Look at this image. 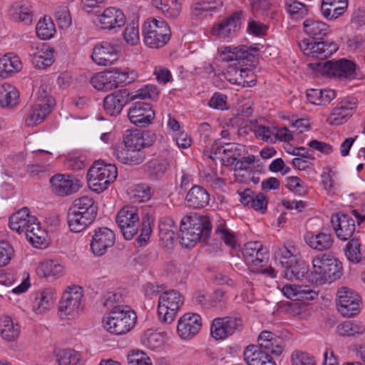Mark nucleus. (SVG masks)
Here are the masks:
<instances>
[{
	"label": "nucleus",
	"instance_id": "obj_55",
	"mask_svg": "<svg viewBox=\"0 0 365 365\" xmlns=\"http://www.w3.org/2000/svg\"><path fill=\"white\" fill-rule=\"evenodd\" d=\"M239 28L240 24H214L210 32L219 38H225L232 36Z\"/></svg>",
	"mask_w": 365,
	"mask_h": 365
},
{
	"label": "nucleus",
	"instance_id": "obj_47",
	"mask_svg": "<svg viewBox=\"0 0 365 365\" xmlns=\"http://www.w3.org/2000/svg\"><path fill=\"white\" fill-rule=\"evenodd\" d=\"M361 244L356 238H352L345 246L344 252L346 258L353 263H359L362 261Z\"/></svg>",
	"mask_w": 365,
	"mask_h": 365
},
{
	"label": "nucleus",
	"instance_id": "obj_2",
	"mask_svg": "<svg viewBox=\"0 0 365 365\" xmlns=\"http://www.w3.org/2000/svg\"><path fill=\"white\" fill-rule=\"evenodd\" d=\"M212 225L208 217L187 215L180 221V234L182 247L190 249L197 242H206L210 236Z\"/></svg>",
	"mask_w": 365,
	"mask_h": 365
},
{
	"label": "nucleus",
	"instance_id": "obj_16",
	"mask_svg": "<svg viewBox=\"0 0 365 365\" xmlns=\"http://www.w3.org/2000/svg\"><path fill=\"white\" fill-rule=\"evenodd\" d=\"M361 297L352 289L343 287L337 292L338 311L346 317H352L359 313Z\"/></svg>",
	"mask_w": 365,
	"mask_h": 365
},
{
	"label": "nucleus",
	"instance_id": "obj_43",
	"mask_svg": "<svg viewBox=\"0 0 365 365\" xmlns=\"http://www.w3.org/2000/svg\"><path fill=\"white\" fill-rule=\"evenodd\" d=\"M62 272L63 267L53 260L43 262L37 268V274L42 277H56Z\"/></svg>",
	"mask_w": 365,
	"mask_h": 365
},
{
	"label": "nucleus",
	"instance_id": "obj_52",
	"mask_svg": "<svg viewBox=\"0 0 365 365\" xmlns=\"http://www.w3.org/2000/svg\"><path fill=\"white\" fill-rule=\"evenodd\" d=\"M140 130H126L123 135V140L121 143H115L114 145H122V147H127L135 149H142L141 146Z\"/></svg>",
	"mask_w": 365,
	"mask_h": 365
},
{
	"label": "nucleus",
	"instance_id": "obj_44",
	"mask_svg": "<svg viewBox=\"0 0 365 365\" xmlns=\"http://www.w3.org/2000/svg\"><path fill=\"white\" fill-rule=\"evenodd\" d=\"M274 259L286 269L290 267L292 264L296 263L298 258L288 247L282 246L275 250Z\"/></svg>",
	"mask_w": 365,
	"mask_h": 365
},
{
	"label": "nucleus",
	"instance_id": "obj_45",
	"mask_svg": "<svg viewBox=\"0 0 365 365\" xmlns=\"http://www.w3.org/2000/svg\"><path fill=\"white\" fill-rule=\"evenodd\" d=\"M222 1L217 0L214 1H201L194 4L192 14L195 16H206V13L212 12L221 9Z\"/></svg>",
	"mask_w": 365,
	"mask_h": 365
},
{
	"label": "nucleus",
	"instance_id": "obj_30",
	"mask_svg": "<svg viewBox=\"0 0 365 365\" xmlns=\"http://www.w3.org/2000/svg\"><path fill=\"white\" fill-rule=\"evenodd\" d=\"M347 7L348 0H322L321 11L328 21H332L341 16Z\"/></svg>",
	"mask_w": 365,
	"mask_h": 365
},
{
	"label": "nucleus",
	"instance_id": "obj_63",
	"mask_svg": "<svg viewBox=\"0 0 365 365\" xmlns=\"http://www.w3.org/2000/svg\"><path fill=\"white\" fill-rule=\"evenodd\" d=\"M273 0H252L251 3V9L255 16L264 15L267 10L269 9Z\"/></svg>",
	"mask_w": 365,
	"mask_h": 365
},
{
	"label": "nucleus",
	"instance_id": "obj_36",
	"mask_svg": "<svg viewBox=\"0 0 365 365\" xmlns=\"http://www.w3.org/2000/svg\"><path fill=\"white\" fill-rule=\"evenodd\" d=\"M268 255L266 252L263 251L262 247V250H259L257 252V258L254 259V263H252L250 269L252 272L261 273L272 277H274V269L272 267L265 268L268 262Z\"/></svg>",
	"mask_w": 365,
	"mask_h": 365
},
{
	"label": "nucleus",
	"instance_id": "obj_24",
	"mask_svg": "<svg viewBox=\"0 0 365 365\" xmlns=\"http://www.w3.org/2000/svg\"><path fill=\"white\" fill-rule=\"evenodd\" d=\"M115 234L108 227H100L93 235L91 250L94 255L101 256L115 243Z\"/></svg>",
	"mask_w": 365,
	"mask_h": 365
},
{
	"label": "nucleus",
	"instance_id": "obj_3",
	"mask_svg": "<svg viewBox=\"0 0 365 365\" xmlns=\"http://www.w3.org/2000/svg\"><path fill=\"white\" fill-rule=\"evenodd\" d=\"M212 225L208 217L187 215L180 221V234L182 247L190 249L197 242H206L210 236Z\"/></svg>",
	"mask_w": 365,
	"mask_h": 365
},
{
	"label": "nucleus",
	"instance_id": "obj_22",
	"mask_svg": "<svg viewBox=\"0 0 365 365\" xmlns=\"http://www.w3.org/2000/svg\"><path fill=\"white\" fill-rule=\"evenodd\" d=\"M50 183L53 192L59 196L70 195L82 186L81 181L70 175L57 174L51 178Z\"/></svg>",
	"mask_w": 365,
	"mask_h": 365
},
{
	"label": "nucleus",
	"instance_id": "obj_64",
	"mask_svg": "<svg viewBox=\"0 0 365 365\" xmlns=\"http://www.w3.org/2000/svg\"><path fill=\"white\" fill-rule=\"evenodd\" d=\"M36 33L39 38L48 40L51 38L56 33L55 24H37Z\"/></svg>",
	"mask_w": 365,
	"mask_h": 365
},
{
	"label": "nucleus",
	"instance_id": "obj_25",
	"mask_svg": "<svg viewBox=\"0 0 365 365\" xmlns=\"http://www.w3.org/2000/svg\"><path fill=\"white\" fill-rule=\"evenodd\" d=\"M202 327L201 317L197 314L187 313L178 321L177 331L182 339H187L195 336Z\"/></svg>",
	"mask_w": 365,
	"mask_h": 365
},
{
	"label": "nucleus",
	"instance_id": "obj_39",
	"mask_svg": "<svg viewBox=\"0 0 365 365\" xmlns=\"http://www.w3.org/2000/svg\"><path fill=\"white\" fill-rule=\"evenodd\" d=\"M307 242L312 249L323 251L331 247L333 240L331 235L324 232H319L317 235H312L307 239Z\"/></svg>",
	"mask_w": 365,
	"mask_h": 365
},
{
	"label": "nucleus",
	"instance_id": "obj_34",
	"mask_svg": "<svg viewBox=\"0 0 365 365\" xmlns=\"http://www.w3.org/2000/svg\"><path fill=\"white\" fill-rule=\"evenodd\" d=\"M22 64L18 56L11 53L4 55L0 58V78H6L14 71L21 69Z\"/></svg>",
	"mask_w": 365,
	"mask_h": 365
},
{
	"label": "nucleus",
	"instance_id": "obj_18",
	"mask_svg": "<svg viewBox=\"0 0 365 365\" xmlns=\"http://www.w3.org/2000/svg\"><path fill=\"white\" fill-rule=\"evenodd\" d=\"M299 46L306 56L321 60L329 58L338 49L334 43L309 41L308 39L302 41L299 43Z\"/></svg>",
	"mask_w": 365,
	"mask_h": 365
},
{
	"label": "nucleus",
	"instance_id": "obj_62",
	"mask_svg": "<svg viewBox=\"0 0 365 365\" xmlns=\"http://www.w3.org/2000/svg\"><path fill=\"white\" fill-rule=\"evenodd\" d=\"M292 365H316L313 357L307 353L295 351L291 356Z\"/></svg>",
	"mask_w": 365,
	"mask_h": 365
},
{
	"label": "nucleus",
	"instance_id": "obj_28",
	"mask_svg": "<svg viewBox=\"0 0 365 365\" xmlns=\"http://www.w3.org/2000/svg\"><path fill=\"white\" fill-rule=\"evenodd\" d=\"M113 153L117 160L126 165H140L144 162L146 158L145 153L141 149L113 145Z\"/></svg>",
	"mask_w": 365,
	"mask_h": 365
},
{
	"label": "nucleus",
	"instance_id": "obj_58",
	"mask_svg": "<svg viewBox=\"0 0 365 365\" xmlns=\"http://www.w3.org/2000/svg\"><path fill=\"white\" fill-rule=\"evenodd\" d=\"M159 91L156 86L148 84L145 85L141 88L138 89L135 94L130 93V98H133V101L140 99H155L158 96Z\"/></svg>",
	"mask_w": 365,
	"mask_h": 365
},
{
	"label": "nucleus",
	"instance_id": "obj_10",
	"mask_svg": "<svg viewBox=\"0 0 365 365\" xmlns=\"http://www.w3.org/2000/svg\"><path fill=\"white\" fill-rule=\"evenodd\" d=\"M130 74L133 76L129 78L128 73L121 71L118 68H113L96 73L91 78L90 82L96 90L108 92L123 83L133 82L136 76L134 72H131Z\"/></svg>",
	"mask_w": 365,
	"mask_h": 365
},
{
	"label": "nucleus",
	"instance_id": "obj_32",
	"mask_svg": "<svg viewBox=\"0 0 365 365\" xmlns=\"http://www.w3.org/2000/svg\"><path fill=\"white\" fill-rule=\"evenodd\" d=\"M9 15L14 21H24L32 23L34 14L30 6L23 4L21 2H16L10 7Z\"/></svg>",
	"mask_w": 365,
	"mask_h": 365
},
{
	"label": "nucleus",
	"instance_id": "obj_38",
	"mask_svg": "<svg viewBox=\"0 0 365 365\" xmlns=\"http://www.w3.org/2000/svg\"><path fill=\"white\" fill-rule=\"evenodd\" d=\"M234 71L235 77L227 78L230 83L241 85L243 87H252L255 85V75L250 69L241 68L240 69H234Z\"/></svg>",
	"mask_w": 365,
	"mask_h": 365
},
{
	"label": "nucleus",
	"instance_id": "obj_37",
	"mask_svg": "<svg viewBox=\"0 0 365 365\" xmlns=\"http://www.w3.org/2000/svg\"><path fill=\"white\" fill-rule=\"evenodd\" d=\"M53 51L48 46L43 44L40 51H34L31 54L34 56V63L38 68H46L53 63Z\"/></svg>",
	"mask_w": 365,
	"mask_h": 365
},
{
	"label": "nucleus",
	"instance_id": "obj_5",
	"mask_svg": "<svg viewBox=\"0 0 365 365\" xmlns=\"http://www.w3.org/2000/svg\"><path fill=\"white\" fill-rule=\"evenodd\" d=\"M98 205L88 196L76 199L67 214V222L71 231L80 232L91 225L97 216Z\"/></svg>",
	"mask_w": 365,
	"mask_h": 365
},
{
	"label": "nucleus",
	"instance_id": "obj_53",
	"mask_svg": "<svg viewBox=\"0 0 365 365\" xmlns=\"http://www.w3.org/2000/svg\"><path fill=\"white\" fill-rule=\"evenodd\" d=\"M337 329L339 334L343 336H354L365 332V327L357 322H344L338 326Z\"/></svg>",
	"mask_w": 365,
	"mask_h": 365
},
{
	"label": "nucleus",
	"instance_id": "obj_33",
	"mask_svg": "<svg viewBox=\"0 0 365 365\" xmlns=\"http://www.w3.org/2000/svg\"><path fill=\"white\" fill-rule=\"evenodd\" d=\"M18 91L10 84L0 86V107L13 108L19 103Z\"/></svg>",
	"mask_w": 365,
	"mask_h": 365
},
{
	"label": "nucleus",
	"instance_id": "obj_61",
	"mask_svg": "<svg viewBox=\"0 0 365 365\" xmlns=\"http://www.w3.org/2000/svg\"><path fill=\"white\" fill-rule=\"evenodd\" d=\"M328 24H304V32L313 38L321 39L327 33Z\"/></svg>",
	"mask_w": 365,
	"mask_h": 365
},
{
	"label": "nucleus",
	"instance_id": "obj_27",
	"mask_svg": "<svg viewBox=\"0 0 365 365\" xmlns=\"http://www.w3.org/2000/svg\"><path fill=\"white\" fill-rule=\"evenodd\" d=\"M356 107L357 103L354 99L341 101L333 109L327 118V121L331 125H342L352 116Z\"/></svg>",
	"mask_w": 365,
	"mask_h": 365
},
{
	"label": "nucleus",
	"instance_id": "obj_6",
	"mask_svg": "<svg viewBox=\"0 0 365 365\" xmlns=\"http://www.w3.org/2000/svg\"><path fill=\"white\" fill-rule=\"evenodd\" d=\"M313 270L307 275L312 284H323L332 282L342 275L341 262L328 254H319L312 259Z\"/></svg>",
	"mask_w": 365,
	"mask_h": 365
},
{
	"label": "nucleus",
	"instance_id": "obj_51",
	"mask_svg": "<svg viewBox=\"0 0 365 365\" xmlns=\"http://www.w3.org/2000/svg\"><path fill=\"white\" fill-rule=\"evenodd\" d=\"M286 7L293 21H300L307 14L305 4L296 0H288L286 2Z\"/></svg>",
	"mask_w": 365,
	"mask_h": 365
},
{
	"label": "nucleus",
	"instance_id": "obj_29",
	"mask_svg": "<svg viewBox=\"0 0 365 365\" xmlns=\"http://www.w3.org/2000/svg\"><path fill=\"white\" fill-rule=\"evenodd\" d=\"M37 221L35 216L30 215L28 207H23L9 217V227L12 230L21 234L26 232L31 223Z\"/></svg>",
	"mask_w": 365,
	"mask_h": 365
},
{
	"label": "nucleus",
	"instance_id": "obj_12",
	"mask_svg": "<svg viewBox=\"0 0 365 365\" xmlns=\"http://www.w3.org/2000/svg\"><path fill=\"white\" fill-rule=\"evenodd\" d=\"M116 223L127 240H130L138 233L140 226L138 210L133 206H125L116 215Z\"/></svg>",
	"mask_w": 365,
	"mask_h": 365
},
{
	"label": "nucleus",
	"instance_id": "obj_9",
	"mask_svg": "<svg viewBox=\"0 0 365 365\" xmlns=\"http://www.w3.org/2000/svg\"><path fill=\"white\" fill-rule=\"evenodd\" d=\"M309 66L322 75L343 78H355L356 77V64L351 60L341 58L310 63Z\"/></svg>",
	"mask_w": 365,
	"mask_h": 365
},
{
	"label": "nucleus",
	"instance_id": "obj_42",
	"mask_svg": "<svg viewBox=\"0 0 365 365\" xmlns=\"http://www.w3.org/2000/svg\"><path fill=\"white\" fill-rule=\"evenodd\" d=\"M25 235L28 240L35 247H39L46 242L44 231L41 228L40 224L35 221L26 230Z\"/></svg>",
	"mask_w": 365,
	"mask_h": 365
},
{
	"label": "nucleus",
	"instance_id": "obj_15",
	"mask_svg": "<svg viewBox=\"0 0 365 365\" xmlns=\"http://www.w3.org/2000/svg\"><path fill=\"white\" fill-rule=\"evenodd\" d=\"M259 51L258 44L247 46L240 45L236 47H225L220 52V57L223 61H247V65L255 66L258 60L256 53Z\"/></svg>",
	"mask_w": 365,
	"mask_h": 365
},
{
	"label": "nucleus",
	"instance_id": "obj_17",
	"mask_svg": "<svg viewBox=\"0 0 365 365\" xmlns=\"http://www.w3.org/2000/svg\"><path fill=\"white\" fill-rule=\"evenodd\" d=\"M242 321L240 317H225L215 319L210 327L211 336L216 340H223L241 331Z\"/></svg>",
	"mask_w": 365,
	"mask_h": 365
},
{
	"label": "nucleus",
	"instance_id": "obj_1",
	"mask_svg": "<svg viewBox=\"0 0 365 365\" xmlns=\"http://www.w3.org/2000/svg\"><path fill=\"white\" fill-rule=\"evenodd\" d=\"M259 346H247L244 359L248 365H276L269 354L279 356L284 351L282 339L269 331H263L258 337Z\"/></svg>",
	"mask_w": 365,
	"mask_h": 365
},
{
	"label": "nucleus",
	"instance_id": "obj_49",
	"mask_svg": "<svg viewBox=\"0 0 365 365\" xmlns=\"http://www.w3.org/2000/svg\"><path fill=\"white\" fill-rule=\"evenodd\" d=\"M175 225L173 219L165 217L159 223V236L162 241L166 243H173L175 238V232L170 229Z\"/></svg>",
	"mask_w": 365,
	"mask_h": 365
},
{
	"label": "nucleus",
	"instance_id": "obj_41",
	"mask_svg": "<svg viewBox=\"0 0 365 365\" xmlns=\"http://www.w3.org/2000/svg\"><path fill=\"white\" fill-rule=\"evenodd\" d=\"M53 305V292L50 289H46L36 296L34 303V309L36 314H42L48 310Z\"/></svg>",
	"mask_w": 365,
	"mask_h": 365
},
{
	"label": "nucleus",
	"instance_id": "obj_57",
	"mask_svg": "<svg viewBox=\"0 0 365 365\" xmlns=\"http://www.w3.org/2000/svg\"><path fill=\"white\" fill-rule=\"evenodd\" d=\"M262 245L259 242H250L244 245L242 251L245 262L250 268L252 263H254L253 255H257L259 250H262Z\"/></svg>",
	"mask_w": 365,
	"mask_h": 365
},
{
	"label": "nucleus",
	"instance_id": "obj_48",
	"mask_svg": "<svg viewBox=\"0 0 365 365\" xmlns=\"http://www.w3.org/2000/svg\"><path fill=\"white\" fill-rule=\"evenodd\" d=\"M102 301L103 306L110 309V311H113L115 307H126L124 305L125 297L121 292H107L103 296Z\"/></svg>",
	"mask_w": 365,
	"mask_h": 365
},
{
	"label": "nucleus",
	"instance_id": "obj_14",
	"mask_svg": "<svg viewBox=\"0 0 365 365\" xmlns=\"http://www.w3.org/2000/svg\"><path fill=\"white\" fill-rule=\"evenodd\" d=\"M37 98V101L31 107L26 119L27 126H34L41 123L55 105L54 99L49 96L43 88L38 90Z\"/></svg>",
	"mask_w": 365,
	"mask_h": 365
},
{
	"label": "nucleus",
	"instance_id": "obj_35",
	"mask_svg": "<svg viewBox=\"0 0 365 365\" xmlns=\"http://www.w3.org/2000/svg\"><path fill=\"white\" fill-rule=\"evenodd\" d=\"M145 170L148 175L153 179L162 178L169 168V163L163 158H153L149 160L145 165Z\"/></svg>",
	"mask_w": 365,
	"mask_h": 365
},
{
	"label": "nucleus",
	"instance_id": "obj_7",
	"mask_svg": "<svg viewBox=\"0 0 365 365\" xmlns=\"http://www.w3.org/2000/svg\"><path fill=\"white\" fill-rule=\"evenodd\" d=\"M136 319L135 312L129 307H118L103 318V323L104 328L110 333L122 335L134 327Z\"/></svg>",
	"mask_w": 365,
	"mask_h": 365
},
{
	"label": "nucleus",
	"instance_id": "obj_23",
	"mask_svg": "<svg viewBox=\"0 0 365 365\" xmlns=\"http://www.w3.org/2000/svg\"><path fill=\"white\" fill-rule=\"evenodd\" d=\"M133 98H130V93L128 89H120L106 96L103 99L105 110L110 115H119L123 107Z\"/></svg>",
	"mask_w": 365,
	"mask_h": 365
},
{
	"label": "nucleus",
	"instance_id": "obj_40",
	"mask_svg": "<svg viewBox=\"0 0 365 365\" xmlns=\"http://www.w3.org/2000/svg\"><path fill=\"white\" fill-rule=\"evenodd\" d=\"M309 273L305 262L297 259L296 263L292 264L290 267L285 269L284 276L290 280H301L304 277L307 279V275Z\"/></svg>",
	"mask_w": 365,
	"mask_h": 365
},
{
	"label": "nucleus",
	"instance_id": "obj_50",
	"mask_svg": "<svg viewBox=\"0 0 365 365\" xmlns=\"http://www.w3.org/2000/svg\"><path fill=\"white\" fill-rule=\"evenodd\" d=\"M1 329V337L8 341L16 340L20 332L18 324H14L10 318H6L4 322Z\"/></svg>",
	"mask_w": 365,
	"mask_h": 365
},
{
	"label": "nucleus",
	"instance_id": "obj_13",
	"mask_svg": "<svg viewBox=\"0 0 365 365\" xmlns=\"http://www.w3.org/2000/svg\"><path fill=\"white\" fill-rule=\"evenodd\" d=\"M83 289L81 287H68L59 302L58 311L61 317H73L82 309Z\"/></svg>",
	"mask_w": 365,
	"mask_h": 365
},
{
	"label": "nucleus",
	"instance_id": "obj_11",
	"mask_svg": "<svg viewBox=\"0 0 365 365\" xmlns=\"http://www.w3.org/2000/svg\"><path fill=\"white\" fill-rule=\"evenodd\" d=\"M183 302V296L177 290L170 289L162 293L159 297L158 304L160 320L166 324L172 323Z\"/></svg>",
	"mask_w": 365,
	"mask_h": 365
},
{
	"label": "nucleus",
	"instance_id": "obj_20",
	"mask_svg": "<svg viewBox=\"0 0 365 365\" xmlns=\"http://www.w3.org/2000/svg\"><path fill=\"white\" fill-rule=\"evenodd\" d=\"M128 116L130 121L138 127L143 128L152 123L155 112L150 103L137 101L129 108Z\"/></svg>",
	"mask_w": 365,
	"mask_h": 365
},
{
	"label": "nucleus",
	"instance_id": "obj_60",
	"mask_svg": "<svg viewBox=\"0 0 365 365\" xmlns=\"http://www.w3.org/2000/svg\"><path fill=\"white\" fill-rule=\"evenodd\" d=\"M123 38L130 46H135L140 41L138 25L128 24L123 32Z\"/></svg>",
	"mask_w": 365,
	"mask_h": 365
},
{
	"label": "nucleus",
	"instance_id": "obj_8",
	"mask_svg": "<svg viewBox=\"0 0 365 365\" xmlns=\"http://www.w3.org/2000/svg\"><path fill=\"white\" fill-rule=\"evenodd\" d=\"M117 175L118 171L115 165L98 160L87 173L88 183L93 191L100 193L115 180Z\"/></svg>",
	"mask_w": 365,
	"mask_h": 365
},
{
	"label": "nucleus",
	"instance_id": "obj_19",
	"mask_svg": "<svg viewBox=\"0 0 365 365\" xmlns=\"http://www.w3.org/2000/svg\"><path fill=\"white\" fill-rule=\"evenodd\" d=\"M168 24H148L144 29V42L150 48H160L170 39Z\"/></svg>",
	"mask_w": 365,
	"mask_h": 365
},
{
	"label": "nucleus",
	"instance_id": "obj_21",
	"mask_svg": "<svg viewBox=\"0 0 365 365\" xmlns=\"http://www.w3.org/2000/svg\"><path fill=\"white\" fill-rule=\"evenodd\" d=\"M91 58L99 66L112 65L118 58V46L108 41L98 43L93 48Z\"/></svg>",
	"mask_w": 365,
	"mask_h": 365
},
{
	"label": "nucleus",
	"instance_id": "obj_56",
	"mask_svg": "<svg viewBox=\"0 0 365 365\" xmlns=\"http://www.w3.org/2000/svg\"><path fill=\"white\" fill-rule=\"evenodd\" d=\"M165 1L168 3L162 2V4H159L155 7L162 11L165 17L170 19H175L180 14L181 4L178 1V0L173 1V3L168 1Z\"/></svg>",
	"mask_w": 365,
	"mask_h": 365
},
{
	"label": "nucleus",
	"instance_id": "obj_4",
	"mask_svg": "<svg viewBox=\"0 0 365 365\" xmlns=\"http://www.w3.org/2000/svg\"><path fill=\"white\" fill-rule=\"evenodd\" d=\"M212 225L208 217L187 215L180 221V234L182 247L190 249L197 242H206L210 236Z\"/></svg>",
	"mask_w": 365,
	"mask_h": 365
},
{
	"label": "nucleus",
	"instance_id": "obj_46",
	"mask_svg": "<svg viewBox=\"0 0 365 365\" xmlns=\"http://www.w3.org/2000/svg\"><path fill=\"white\" fill-rule=\"evenodd\" d=\"M58 365H76L80 360V354L73 349H61L56 354Z\"/></svg>",
	"mask_w": 365,
	"mask_h": 365
},
{
	"label": "nucleus",
	"instance_id": "obj_54",
	"mask_svg": "<svg viewBox=\"0 0 365 365\" xmlns=\"http://www.w3.org/2000/svg\"><path fill=\"white\" fill-rule=\"evenodd\" d=\"M103 20L101 23H125V15L115 7H109L104 10L101 15Z\"/></svg>",
	"mask_w": 365,
	"mask_h": 365
},
{
	"label": "nucleus",
	"instance_id": "obj_59",
	"mask_svg": "<svg viewBox=\"0 0 365 365\" xmlns=\"http://www.w3.org/2000/svg\"><path fill=\"white\" fill-rule=\"evenodd\" d=\"M128 365H152L151 360L143 351H132L127 355Z\"/></svg>",
	"mask_w": 365,
	"mask_h": 365
},
{
	"label": "nucleus",
	"instance_id": "obj_31",
	"mask_svg": "<svg viewBox=\"0 0 365 365\" xmlns=\"http://www.w3.org/2000/svg\"><path fill=\"white\" fill-rule=\"evenodd\" d=\"M185 200L189 207L202 208L210 201V195L207 190L200 186H193L187 192Z\"/></svg>",
	"mask_w": 365,
	"mask_h": 365
},
{
	"label": "nucleus",
	"instance_id": "obj_26",
	"mask_svg": "<svg viewBox=\"0 0 365 365\" xmlns=\"http://www.w3.org/2000/svg\"><path fill=\"white\" fill-rule=\"evenodd\" d=\"M331 222L336 236L341 240H349L355 231L354 220L348 215L334 214Z\"/></svg>",
	"mask_w": 365,
	"mask_h": 365
}]
</instances>
